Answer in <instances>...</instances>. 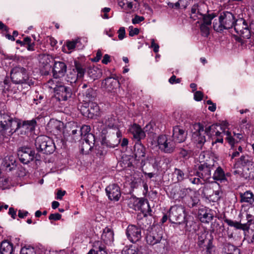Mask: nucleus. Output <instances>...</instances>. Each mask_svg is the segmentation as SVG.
Segmentation results:
<instances>
[{
	"instance_id": "nucleus-10",
	"label": "nucleus",
	"mask_w": 254,
	"mask_h": 254,
	"mask_svg": "<svg viewBox=\"0 0 254 254\" xmlns=\"http://www.w3.org/2000/svg\"><path fill=\"white\" fill-rule=\"evenodd\" d=\"M239 161L243 165H246L243 169V176L246 178H254V163L251 161L250 157L248 155H242Z\"/></svg>"
},
{
	"instance_id": "nucleus-20",
	"label": "nucleus",
	"mask_w": 254,
	"mask_h": 254,
	"mask_svg": "<svg viewBox=\"0 0 254 254\" xmlns=\"http://www.w3.org/2000/svg\"><path fill=\"white\" fill-rule=\"evenodd\" d=\"M85 68L77 61L74 62V68H73V76L71 77L70 82H75L78 78H81L85 73Z\"/></svg>"
},
{
	"instance_id": "nucleus-30",
	"label": "nucleus",
	"mask_w": 254,
	"mask_h": 254,
	"mask_svg": "<svg viewBox=\"0 0 254 254\" xmlns=\"http://www.w3.org/2000/svg\"><path fill=\"white\" fill-rule=\"evenodd\" d=\"M13 251V244L7 241H2L0 246L1 254H11Z\"/></svg>"
},
{
	"instance_id": "nucleus-38",
	"label": "nucleus",
	"mask_w": 254,
	"mask_h": 254,
	"mask_svg": "<svg viewBox=\"0 0 254 254\" xmlns=\"http://www.w3.org/2000/svg\"><path fill=\"white\" fill-rule=\"evenodd\" d=\"M179 192H180V187L179 186H171L169 188L170 196L173 199H178Z\"/></svg>"
},
{
	"instance_id": "nucleus-22",
	"label": "nucleus",
	"mask_w": 254,
	"mask_h": 254,
	"mask_svg": "<svg viewBox=\"0 0 254 254\" xmlns=\"http://www.w3.org/2000/svg\"><path fill=\"white\" fill-rule=\"evenodd\" d=\"M123 254H148L146 247L144 246H131L128 248L124 249Z\"/></svg>"
},
{
	"instance_id": "nucleus-13",
	"label": "nucleus",
	"mask_w": 254,
	"mask_h": 254,
	"mask_svg": "<svg viewBox=\"0 0 254 254\" xmlns=\"http://www.w3.org/2000/svg\"><path fill=\"white\" fill-rule=\"evenodd\" d=\"M201 16L203 18V22L200 26L201 35L204 37H207L210 33V27L211 24V20L215 17V15L214 14L212 13Z\"/></svg>"
},
{
	"instance_id": "nucleus-42",
	"label": "nucleus",
	"mask_w": 254,
	"mask_h": 254,
	"mask_svg": "<svg viewBox=\"0 0 254 254\" xmlns=\"http://www.w3.org/2000/svg\"><path fill=\"white\" fill-rule=\"evenodd\" d=\"M222 192L221 190H217L213 191L212 194L209 195L208 198L213 202H216L221 197Z\"/></svg>"
},
{
	"instance_id": "nucleus-47",
	"label": "nucleus",
	"mask_w": 254,
	"mask_h": 254,
	"mask_svg": "<svg viewBox=\"0 0 254 254\" xmlns=\"http://www.w3.org/2000/svg\"><path fill=\"white\" fill-rule=\"evenodd\" d=\"M105 84L107 85V88H109V90L111 89V88L114 87L117 84H118V81L114 79H112L111 77H109L106 78L105 80Z\"/></svg>"
},
{
	"instance_id": "nucleus-46",
	"label": "nucleus",
	"mask_w": 254,
	"mask_h": 254,
	"mask_svg": "<svg viewBox=\"0 0 254 254\" xmlns=\"http://www.w3.org/2000/svg\"><path fill=\"white\" fill-rule=\"evenodd\" d=\"M247 219L249 222H253L254 220V206H250L246 212Z\"/></svg>"
},
{
	"instance_id": "nucleus-45",
	"label": "nucleus",
	"mask_w": 254,
	"mask_h": 254,
	"mask_svg": "<svg viewBox=\"0 0 254 254\" xmlns=\"http://www.w3.org/2000/svg\"><path fill=\"white\" fill-rule=\"evenodd\" d=\"M104 142V141L102 140V145L101 146L97 147V146H95L96 153L97 155L100 156H103L107 153V150L104 148V146L106 145Z\"/></svg>"
},
{
	"instance_id": "nucleus-8",
	"label": "nucleus",
	"mask_w": 254,
	"mask_h": 254,
	"mask_svg": "<svg viewBox=\"0 0 254 254\" xmlns=\"http://www.w3.org/2000/svg\"><path fill=\"white\" fill-rule=\"evenodd\" d=\"M157 142L159 149L164 153H171L175 150L176 142L165 135L159 136Z\"/></svg>"
},
{
	"instance_id": "nucleus-31",
	"label": "nucleus",
	"mask_w": 254,
	"mask_h": 254,
	"mask_svg": "<svg viewBox=\"0 0 254 254\" xmlns=\"http://www.w3.org/2000/svg\"><path fill=\"white\" fill-rule=\"evenodd\" d=\"M83 107L85 108L88 107L87 111L92 115H97L100 110L98 104L93 101L85 103Z\"/></svg>"
},
{
	"instance_id": "nucleus-52",
	"label": "nucleus",
	"mask_w": 254,
	"mask_h": 254,
	"mask_svg": "<svg viewBox=\"0 0 254 254\" xmlns=\"http://www.w3.org/2000/svg\"><path fill=\"white\" fill-rule=\"evenodd\" d=\"M224 221L225 222H226L229 226H232V227H235L237 229H239V226L240 225L239 223V222H237V221H234L232 220H230V219H226L224 220Z\"/></svg>"
},
{
	"instance_id": "nucleus-57",
	"label": "nucleus",
	"mask_w": 254,
	"mask_h": 254,
	"mask_svg": "<svg viewBox=\"0 0 254 254\" xmlns=\"http://www.w3.org/2000/svg\"><path fill=\"white\" fill-rule=\"evenodd\" d=\"M144 20V17L143 16H138L137 15H136L132 19V23L133 24H136L140 23V22L143 21Z\"/></svg>"
},
{
	"instance_id": "nucleus-54",
	"label": "nucleus",
	"mask_w": 254,
	"mask_h": 254,
	"mask_svg": "<svg viewBox=\"0 0 254 254\" xmlns=\"http://www.w3.org/2000/svg\"><path fill=\"white\" fill-rule=\"evenodd\" d=\"M235 143V139L234 138V144H230L232 146V148L230 150V152L232 151L231 158L232 159L236 157L239 156L240 153L237 150L234 149V144Z\"/></svg>"
},
{
	"instance_id": "nucleus-37",
	"label": "nucleus",
	"mask_w": 254,
	"mask_h": 254,
	"mask_svg": "<svg viewBox=\"0 0 254 254\" xmlns=\"http://www.w3.org/2000/svg\"><path fill=\"white\" fill-rule=\"evenodd\" d=\"M134 0H119L118 4L124 9L130 10L132 8V3Z\"/></svg>"
},
{
	"instance_id": "nucleus-55",
	"label": "nucleus",
	"mask_w": 254,
	"mask_h": 254,
	"mask_svg": "<svg viewBox=\"0 0 254 254\" xmlns=\"http://www.w3.org/2000/svg\"><path fill=\"white\" fill-rule=\"evenodd\" d=\"M77 43H78L77 40L72 41H67L66 45L69 50H73L75 48L76 45Z\"/></svg>"
},
{
	"instance_id": "nucleus-29",
	"label": "nucleus",
	"mask_w": 254,
	"mask_h": 254,
	"mask_svg": "<svg viewBox=\"0 0 254 254\" xmlns=\"http://www.w3.org/2000/svg\"><path fill=\"white\" fill-rule=\"evenodd\" d=\"M121 133L120 131H118L116 133V135L110 140L106 141V139H103L104 141V143L107 146L114 148L117 146L121 142Z\"/></svg>"
},
{
	"instance_id": "nucleus-9",
	"label": "nucleus",
	"mask_w": 254,
	"mask_h": 254,
	"mask_svg": "<svg viewBox=\"0 0 254 254\" xmlns=\"http://www.w3.org/2000/svg\"><path fill=\"white\" fill-rule=\"evenodd\" d=\"M233 27L235 32L241 37L246 39L250 38V30L244 19L242 18L237 19Z\"/></svg>"
},
{
	"instance_id": "nucleus-18",
	"label": "nucleus",
	"mask_w": 254,
	"mask_h": 254,
	"mask_svg": "<svg viewBox=\"0 0 254 254\" xmlns=\"http://www.w3.org/2000/svg\"><path fill=\"white\" fill-rule=\"evenodd\" d=\"M36 124V121L34 119L30 121H23L22 125H21L19 122V127L18 129H20L21 134H25L33 131L35 130Z\"/></svg>"
},
{
	"instance_id": "nucleus-19",
	"label": "nucleus",
	"mask_w": 254,
	"mask_h": 254,
	"mask_svg": "<svg viewBox=\"0 0 254 254\" xmlns=\"http://www.w3.org/2000/svg\"><path fill=\"white\" fill-rule=\"evenodd\" d=\"M84 142L82 145V151L85 154L91 151L95 144V136L93 134H89L84 138Z\"/></svg>"
},
{
	"instance_id": "nucleus-60",
	"label": "nucleus",
	"mask_w": 254,
	"mask_h": 254,
	"mask_svg": "<svg viewBox=\"0 0 254 254\" xmlns=\"http://www.w3.org/2000/svg\"><path fill=\"white\" fill-rule=\"evenodd\" d=\"M188 190L186 189H181L180 188V192H179L178 194V199L180 200V198H184L187 194Z\"/></svg>"
},
{
	"instance_id": "nucleus-23",
	"label": "nucleus",
	"mask_w": 254,
	"mask_h": 254,
	"mask_svg": "<svg viewBox=\"0 0 254 254\" xmlns=\"http://www.w3.org/2000/svg\"><path fill=\"white\" fill-rule=\"evenodd\" d=\"M146 148L141 143H136L134 146V155L136 160L142 161L145 159Z\"/></svg>"
},
{
	"instance_id": "nucleus-43",
	"label": "nucleus",
	"mask_w": 254,
	"mask_h": 254,
	"mask_svg": "<svg viewBox=\"0 0 254 254\" xmlns=\"http://www.w3.org/2000/svg\"><path fill=\"white\" fill-rule=\"evenodd\" d=\"M20 254H36L35 248L31 246H25L21 248Z\"/></svg>"
},
{
	"instance_id": "nucleus-51",
	"label": "nucleus",
	"mask_w": 254,
	"mask_h": 254,
	"mask_svg": "<svg viewBox=\"0 0 254 254\" xmlns=\"http://www.w3.org/2000/svg\"><path fill=\"white\" fill-rule=\"evenodd\" d=\"M198 13V5L197 4H194L191 8L190 18L193 20H195L196 17L197 16V14Z\"/></svg>"
},
{
	"instance_id": "nucleus-63",
	"label": "nucleus",
	"mask_w": 254,
	"mask_h": 254,
	"mask_svg": "<svg viewBox=\"0 0 254 254\" xmlns=\"http://www.w3.org/2000/svg\"><path fill=\"white\" fill-rule=\"evenodd\" d=\"M102 56V53L101 51L100 50H98L97 53L96 57L93 59V61L95 62H97L100 61L101 57Z\"/></svg>"
},
{
	"instance_id": "nucleus-1",
	"label": "nucleus",
	"mask_w": 254,
	"mask_h": 254,
	"mask_svg": "<svg viewBox=\"0 0 254 254\" xmlns=\"http://www.w3.org/2000/svg\"><path fill=\"white\" fill-rule=\"evenodd\" d=\"M224 126H219L217 124H213L206 127L205 130L203 127L199 123H196L192 125V137L197 148L203 149L204 145L206 142L205 134L219 136L221 134L226 135V139L230 144H234V138L231 136V132L225 130Z\"/></svg>"
},
{
	"instance_id": "nucleus-48",
	"label": "nucleus",
	"mask_w": 254,
	"mask_h": 254,
	"mask_svg": "<svg viewBox=\"0 0 254 254\" xmlns=\"http://www.w3.org/2000/svg\"><path fill=\"white\" fill-rule=\"evenodd\" d=\"M190 0H179L178 1L175 3V7L176 8L182 7L186 8L189 4Z\"/></svg>"
},
{
	"instance_id": "nucleus-6",
	"label": "nucleus",
	"mask_w": 254,
	"mask_h": 254,
	"mask_svg": "<svg viewBox=\"0 0 254 254\" xmlns=\"http://www.w3.org/2000/svg\"><path fill=\"white\" fill-rule=\"evenodd\" d=\"M35 145L38 152L45 154H51L55 149V145L53 140L47 136H39L35 141Z\"/></svg>"
},
{
	"instance_id": "nucleus-56",
	"label": "nucleus",
	"mask_w": 254,
	"mask_h": 254,
	"mask_svg": "<svg viewBox=\"0 0 254 254\" xmlns=\"http://www.w3.org/2000/svg\"><path fill=\"white\" fill-rule=\"evenodd\" d=\"M118 38L120 40H123L125 36L126 31L124 27H121L118 31Z\"/></svg>"
},
{
	"instance_id": "nucleus-50",
	"label": "nucleus",
	"mask_w": 254,
	"mask_h": 254,
	"mask_svg": "<svg viewBox=\"0 0 254 254\" xmlns=\"http://www.w3.org/2000/svg\"><path fill=\"white\" fill-rule=\"evenodd\" d=\"M248 234H245V240L249 244H254V231L252 230V233H250V232H248Z\"/></svg>"
},
{
	"instance_id": "nucleus-7",
	"label": "nucleus",
	"mask_w": 254,
	"mask_h": 254,
	"mask_svg": "<svg viewBox=\"0 0 254 254\" xmlns=\"http://www.w3.org/2000/svg\"><path fill=\"white\" fill-rule=\"evenodd\" d=\"M216 168V163L214 161L210 163H204L200 164L196 172V176L204 182L209 181L211 176V171Z\"/></svg>"
},
{
	"instance_id": "nucleus-64",
	"label": "nucleus",
	"mask_w": 254,
	"mask_h": 254,
	"mask_svg": "<svg viewBox=\"0 0 254 254\" xmlns=\"http://www.w3.org/2000/svg\"><path fill=\"white\" fill-rule=\"evenodd\" d=\"M110 62V56L108 54L105 55L103 57V59L102 61V63L104 64H107Z\"/></svg>"
},
{
	"instance_id": "nucleus-28",
	"label": "nucleus",
	"mask_w": 254,
	"mask_h": 254,
	"mask_svg": "<svg viewBox=\"0 0 254 254\" xmlns=\"http://www.w3.org/2000/svg\"><path fill=\"white\" fill-rule=\"evenodd\" d=\"M82 95L83 97V101L86 103L94 100L97 95L96 91L91 88H89L85 91L83 90Z\"/></svg>"
},
{
	"instance_id": "nucleus-12",
	"label": "nucleus",
	"mask_w": 254,
	"mask_h": 254,
	"mask_svg": "<svg viewBox=\"0 0 254 254\" xmlns=\"http://www.w3.org/2000/svg\"><path fill=\"white\" fill-rule=\"evenodd\" d=\"M20 161L23 164H28L34 158L35 152L28 147H21L17 152Z\"/></svg>"
},
{
	"instance_id": "nucleus-35",
	"label": "nucleus",
	"mask_w": 254,
	"mask_h": 254,
	"mask_svg": "<svg viewBox=\"0 0 254 254\" xmlns=\"http://www.w3.org/2000/svg\"><path fill=\"white\" fill-rule=\"evenodd\" d=\"M216 170L213 175L212 178L213 180L223 181L226 180V176L223 170L221 167H217L216 165Z\"/></svg>"
},
{
	"instance_id": "nucleus-5",
	"label": "nucleus",
	"mask_w": 254,
	"mask_h": 254,
	"mask_svg": "<svg viewBox=\"0 0 254 254\" xmlns=\"http://www.w3.org/2000/svg\"><path fill=\"white\" fill-rule=\"evenodd\" d=\"M11 80L15 84H33L31 79H29L26 69L20 66L13 67L10 72Z\"/></svg>"
},
{
	"instance_id": "nucleus-24",
	"label": "nucleus",
	"mask_w": 254,
	"mask_h": 254,
	"mask_svg": "<svg viewBox=\"0 0 254 254\" xmlns=\"http://www.w3.org/2000/svg\"><path fill=\"white\" fill-rule=\"evenodd\" d=\"M101 238L106 244L111 245L114 240L113 231L108 227L105 228L103 230Z\"/></svg>"
},
{
	"instance_id": "nucleus-3",
	"label": "nucleus",
	"mask_w": 254,
	"mask_h": 254,
	"mask_svg": "<svg viewBox=\"0 0 254 254\" xmlns=\"http://www.w3.org/2000/svg\"><path fill=\"white\" fill-rule=\"evenodd\" d=\"M236 20L233 14L228 11L220 13L218 19H215L213 23V27L215 31L221 32L224 29L232 28Z\"/></svg>"
},
{
	"instance_id": "nucleus-15",
	"label": "nucleus",
	"mask_w": 254,
	"mask_h": 254,
	"mask_svg": "<svg viewBox=\"0 0 254 254\" xmlns=\"http://www.w3.org/2000/svg\"><path fill=\"white\" fill-rule=\"evenodd\" d=\"M54 91L59 101H66L72 95L70 88L62 85L56 86L54 87Z\"/></svg>"
},
{
	"instance_id": "nucleus-17",
	"label": "nucleus",
	"mask_w": 254,
	"mask_h": 254,
	"mask_svg": "<svg viewBox=\"0 0 254 254\" xmlns=\"http://www.w3.org/2000/svg\"><path fill=\"white\" fill-rule=\"evenodd\" d=\"M67 66L63 62H54L53 68V75L55 78L63 77L66 72Z\"/></svg>"
},
{
	"instance_id": "nucleus-39",
	"label": "nucleus",
	"mask_w": 254,
	"mask_h": 254,
	"mask_svg": "<svg viewBox=\"0 0 254 254\" xmlns=\"http://www.w3.org/2000/svg\"><path fill=\"white\" fill-rule=\"evenodd\" d=\"M186 204L190 208L195 206L199 200L196 196H190L186 198Z\"/></svg>"
},
{
	"instance_id": "nucleus-61",
	"label": "nucleus",
	"mask_w": 254,
	"mask_h": 254,
	"mask_svg": "<svg viewBox=\"0 0 254 254\" xmlns=\"http://www.w3.org/2000/svg\"><path fill=\"white\" fill-rule=\"evenodd\" d=\"M203 94L201 91H196L194 94V98L196 101H200L202 99Z\"/></svg>"
},
{
	"instance_id": "nucleus-32",
	"label": "nucleus",
	"mask_w": 254,
	"mask_h": 254,
	"mask_svg": "<svg viewBox=\"0 0 254 254\" xmlns=\"http://www.w3.org/2000/svg\"><path fill=\"white\" fill-rule=\"evenodd\" d=\"M223 252L224 254H240V250L229 243L224 244Z\"/></svg>"
},
{
	"instance_id": "nucleus-62",
	"label": "nucleus",
	"mask_w": 254,
	"mask_h": 254,
	"mask_svg": "<svg viewBox=\"0 0 254 254\" xmlns=\"http://www.w3.org/2000/svg\"><path fill=\"white\" fill-rule=\"evenodd\" d=\"M151 47L153 49V51L155 53H157L158 52L159 46L157 44L155 43L154 39L151 40Z\"/></svg>"
},
{
	"instance_id": "nucleus-4",
	"label": "nucleus",
	"mask_w": 254,
	"mask_h": 254,
	"mask_svg": "<svg viewBox=\"0 0 254 254\" xmlns=\"http://www.w3.org/2000/svg\"><path fill=\"white\" fill-rule=\"evenodd\" d=\"M169 219L172 223L182 224L186 223L188 226V221L186 220L185 209L182 205H175L172 206L169 210Z\"/></svg>"
},
{
	"instance_id": "nucleus-26",
	"label": "nucleus",
	"mask_w": 254,
	"mask_h": 254,
	"mask_svg": "<svg viewBox=\"0 0 254 254\" xmlns=\"http://www.w3.org/2000/svg\"><path fill=\"white\" fill-rule=\"evenodd\" d=\"M162 238L161 233L152 232L146 237L147 243L150 245H154L160 243Z\"/></svg>"
},
{
	"instance_id": "nucleus-49",
	"label": "nucleus",
	"mask_w": 254,
	"mask_h": 254,
	"mask_svg": "<svg viewBox=\"0 0 254 254\" xmlns=\"http://www.w3.org/2000/svg\"><path fill=\"white\" fill-rule=\"evenodd\" d=\"M81 135L84 138L86 137L88 134H91L89 133L90 127L89 126L84 125L80 128Z\"/></svg>"
},
{
	"instance_id": "nucleus-58",
	"label": "nucleus",
	"mask_w": 254,
	"mask_h": 254,
	"mask_svg": "<svg viewBox=\"0 0 254 254\" xmlns=\"http://www.w3.org/2000/svg\"><path fill=\"white\" fill-rule=\"evenodd\" d=\"M61 217L62 215L60 214L56 213L51 214L49 216V219L50 220L56 221L61 219Z\"/></svg>"
},
{
	"instance_id": "nucleus-59",
	"label": "nucleus",
	"mask_w": 254,
	"mask_h": 254,
	"mask_svg": "<svg viewBox=\"0 0 254 254\" xmlns=\"http://www.w3.org/2000/svg\"><path fill=\"white\" fill-rule=\"evenodd\" d=\"M129 35L130 36L132 37L135 35H137L139 33V29L137 28H133L132 26H129Z\"/></svg>"
},
{
	"instance_id": "nucleus-2",
	"label": "nucleus",
	"mask_w": 254,
	"mask_h": 254,
	"mask_svg": "<svg viewBox=\"0 0 254 254\" xmlns=\"http://www.w3.org/2000/svg\"><path fill=\"white\" fill-rule=\"evenodd\" d=\"M19 127V121L3 112L0 114V132L10 136Z\"/></svg>"
},
{
	"instance_id": "nucleus-16",
	"label": "nucleus",
	"mask_w": 254,
	"mask_h": 254,
	"mask_svg": "<svg viewBox=\"0 0 254 254\" xmlns=\"http://www.w3.org/2000/svg\"><path fill=\"white\" fill-rule=\"evenodd\" d=\"M187 132L182 127L176 126L173 127L172 137L175 142L181 143L187 138Z\"/></svg>"
},
{
	"instance_id": "nucleus-34",
	"label": "nucleus",
	"mask_w": 254,
	"mask_h": 254,
	"mask_svg": "<svg viewBox=\"0 0 254 254\" xmlns=\"http://www.w3.org/2000/svg\"><path fill=\"white\" fill-rule=\"evenodd\" d=\"M92 249L95 254H107L105 245L100 241H95L93 244Z\"/></svg>"
},
{
	"instance_id": "nucleus-40",
	"label": "nucleus",
	"mask_w": 254,
	"mask_h": 254,
	"mask_svg": "<svg viewBox=\"0 0 254 254\" xmlns=\"http://www.w3.org/2000/svg\"><path fill=\"white\" fill-rule=\"evenodd\" d=\"M115 119L112 117H106L102 121V123L105 125L106 127L109 128H113L115 125Z\"/></svg>"
},
{
	"instance_id": "nucleus-44",
	"label": "nucleus",
	"mask_w": 254,
	"mask_h": 254,
	"mask_svg": "<svg viewBox=\"0 0 254 254\" xmlns=\"http://www.w3.org/2000/svg\"><path fill=\"white\" fill-rule=\"evenodd\" d=\"M173 175L176 177L178 182H181L185 178V175L183 171L179 169L175 168Z\"/></svg>"
},
{
	"instance_id": "nucleus-36",
	"label": "nucleus",
	"mask_w": 254,
	"mask_h": 254,
	"mask_svg": "<svg viewBox=\"0 0 254 254\" xmlns=\"http://www.w3.org/2000/svg\"><path fill=\"white\" fill-rule=\"evenodd\" d=\"M254 200L253 194L247 191L244 193L241 194V201L252 203Z\"/></svg>"
},
{
	"instance_id": "nucleus-11",
	"label": "nucleus",
	"mask_w": 254,
	"mask_h": 254,
	"mask_svg": "<svg viewBox=\"0 0 254 254\" xmlns=\"http://www.w3.org/2000/svg\"><path fill=\"white\" fill-rule=\"evenodd\" d=\"M126 234L130 242L132 243L136 242L141 237V228L134 225H130L127 229Z\"/></svg>"
},
{
	"instance_id": "nucleus-21",
	"label": "nucleus",
	"mask_w": 254,
	"mask_h": 254,
	"mask_svg": "<svg viewBox=\"0 0 254 254\" xmlns=\"http://www.w3.org/2000/svg\"><path fill=\"white\" fill-rule=\"evenodd\" d=\"M1 166L7 171H11L16 167V161L12 155H7L2 160Z\"/></svg>"
},
{
	"instance_id": "nucleus-41",
	"label": "nucleus",
	"mask_w": 254,
	"mask_h": 254,
	"mask_svg": "<svg viewBox=\"0 0 254 254\" xmlns=\"http://www.w3.org/2000/svg\"><path fill=\"white\" fill-rule=\"evenodd\" d=\"M252 222H249V219H247V218H241L239 223L240 225L239 226V229H242L243 230H248L250 226L251 225Z\"/></svg>"
},
{
	"instance_id": "nucleus-25",
	"label": "nucleus",
	"mask_w": 254,
	"mask_h": 254,
	"mask_svg": "<svg viewBox=\"0 0 254 254\" xmlns=\"http://www.w3.org/2000/svg\"><path fill=\"white\" fill-rule=\"evenodd\" d=\"M64 124L62 122L56 120L54 119L50 120L47 125V127L49 129H50L51 132L58 133L61 131L63 128Z\"/></svg>"
},
{
	"instance_id": "nucleus-33",
	"label": "nucleus",
	"mask_w": 254,
	"mask_h": 254,
	"mask_svg": "<svg viewBox=\"0 0 254 254\" xmlns=\"http://www.w3.org/2000/svg\"><path fill=\"white\" fill-rule=\"evenodd\" d=\"M53 57L49 55H43L40 57V62L43 67L46 68L51 67V64L54 62Z\"/></svg>"
},
{
	"instance_id": "nucleus-14",
	"label": "nucleus",
	"mask_w": 254,
	"mask_h": 254,
	"mask_svg": "<svg viewBox=\"0 0 254 254\" xmlns=\"http://www.w3.org/2000/svg\"><path fill=\"white\" fill-rule=\"evenodd\" d=\"M105 190L110 200L115 201L119 200L121 196V192L120 188L118 185L111 184L106 187Z\"/></svg>"
},
{
	"instance_id": "nucleus-53",
	"label": "nucleus",
	"mask_w": 254,
	"mask_h": 254,
	"mask_svg": "<svg viewBox=\"0 0 254 254\" xmlns=\"http://www.w3.org/2000/svg\"><path fill=\"white\" fill-rule=\"evenodd\" d=\"M9 181V179L8 178H0V186L1 185L3 189H5L8 186Z\"/></svg>"
},
{
	"instance_id": "nucleus-27",
	"label": "nucleus",
	"mask_w": 254,
	"mask_h": 254,
	"mask_svg": "<svg viewBox=\"0 0 254 254\" xmlns=\"http://www.w3.org/2000/svg\"><path fill=\"white\" fill-rule=\"evenodd\" d=\"M130 131L133 135V137L140 140L145 136V132L142 130L141 127L136 124H134L130 128Z\"/></svg>"
}]
</instances>
